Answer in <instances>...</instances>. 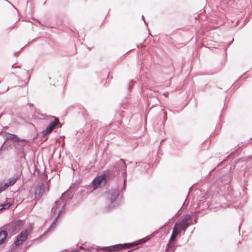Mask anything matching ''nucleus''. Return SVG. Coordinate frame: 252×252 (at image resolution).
<instances>
[{
	"label": "nucleus",
	"instance_id": "obj_20",
	"mask_svg": "<svg viewBox=\"0 0 252 252\" xmlns=\"http://www.w3.org/2000/svg\"><path fill=\"white\" fill-rule=\"evenodd\" d=\"M163 95L165 96V97H167L168 96V93L166 92V93H164L163 94Z\"/></svg>",
	"mask_w": 252,
	"mask_h": 252
},
{
	"label": "nucleus",
	"instance_id": "obj_24",
	"mask_svg": "<svg viewBox=\"0 0 252 252\" xmlns=\"http://www.w3.org/2000/svg\"><path fill=\"white\" fill-rule=\"evenodd\" d=\"M63 196V193L61 195V199H62V197Z\"/></svg>",
	"mask_w": 252,
	"mask_h": 252
},
{
	"label": "nucleus",
	"instance_id": "obj_22",
	"mask_svg": "<svg viewBox=\"0 0 252 252\" xmlns=\"http://www.w3.org/2000/svg\"><path fill=\"white\" fill-rule=\"evenodd\" d=\"M126 179H124V189H125V183H126Z\"/></svg>",
	"mask_w": 252,
	"mask_h": 252
},
{
	"label": "nucleus",
	"instance_id": "obj_15",
	"mask_svg": "<svg viewBox=\"0 0 252 252\" xmlns=\"http://www.w3.org/2000/svg\"><path fill=\"white\" fill-rule=\"evenodd\" d=\"M63 209V206L61 208V210L59 212V215H58V216L56 218V219L54 221H53L52 222V223L51 224V225H50V228H49V230L51 228H52V227L53 226V225L55 224V222H56V221L58 219V218L59 217V216L61 214V213H62V210Z\"/></svg>",
	"mask_w": 252,
	"mask_h": 252
},
{
	"label": "nucleus",
	"instance_id": "obj_25",
	"mask_svg": "<svg viewBox=\"0 0 252 252\" xmlns=\"http://www.w3.org/2000/svg\"><path fill=\"white\" fill-rule=\"evenodd\" d=\"M48 190H49V187H48V188H47V191H48Z\"/></svg>",
	"mask_w": 252,
	"mask_h": 252
},
{
	"label": "nucleus",
	"instance_id": "obj_26",
	"mask_svg": "<svg viewBox=\"0 0 252 252\" xmlns=\"http://www.w3.org/2000/svg\"><path fill=\"white\" fill-rule=\"evenodd\" d=\"M1 117V115H0V117Z\"/></svg>",
	"mask_w": 252,
	"mask_h": 252
},
{
	"label": "nucleus",
	"instance_id": "obj_12",
	"mask_svg": "<svg viewBox=\"0 0 252 252\" xmlns=\"http://www.w3.org/2000/svg\"><path fill=\"white\" fill-rule=\"evenodd\" d=\"M7 234V232L4 230L0 231V244H2L6 240Z\"/></svg>",
	"mask_w": 252,
	"mask_h": 252
},
{
	"label": "nucleus",
	"instance_id": "obj_17",
	"mask_svg": "<svg viewBox=\"0 0 252 252\" xmlns=\"http://www.w3.org/2000/svg\"><path fill=\"white\" fill-rule=\"evenodd\" d=\"M10 206V204L9 203H6L2 205V207L0 208V210L3 209H7Z\"/></svg>",
	"mask_w": 252,
	"mask_h": 252
},
{
	"label": "nucleus",
	"instance_id": "obj_6",
	"mask_svg": "<svg viewBox=\"0 0 252 252\" xmlns=\"http://www.w3.org/2000/svg\"><path fill=\"white\" fill-rule=\"evenodd\" d=\"M107 194L108 198L111 202L112 208L115 206V204L116 203L115 201L119 195V190L117 189L111 190L107 193Z\"/></svg>",
	"mask_w": 252,
	"mask_h": 252
},
{
	"label": "nucleus",
	"instance_id": "obj_10",
	"mask_svg": "<svg viewBox=\"0 0 252 252\" xmlns=\"http://www.w3.org/2000/svg\"><path fill=\"white\" fill-rule=\"evenodd\" d=\"M21 223L22 221L19 220L10 224L7 226L9 231H11L13 233L17 232L20 229Z\"/></svg>",
	"mask_w": 252,
	"mask_h": 252
},
{
	"label": "nucleus",
	"instance_id": "obj_8",
	"mask_svg": "<svg viewBox=\"0 0 252 252\" xmlns=\"http://www.w3.org/2000/svg\"><path fill=\"white\" fill-rule=\"evenodd\" d=\"M131 247V245L130 244H120L116 245L114 247H106L105 248L106 251L108 252H112L119 251L120 250L124 249H128Z\"/></svg>",
	"mask_w": 252,
	"mask_h": 252
},
{
	"label": "nucleus",
	"instance_id": "obj_13",
	"mask_svg": "<svg viewBox=\"0 0 252 252\" xmlns=\"http://www.w3.org/2000/svg\"><path fill=\"white\" fill-rule=\"evenodd\" d=\"M119 170H124L125 172H126V165L125 163L124 159H121L119 161Z\"/></svg>",
	"mask_w": 252,
	"mask_h": 252
},
{
	"label": "nucleus",
	"instance_id": "obj_5",
	"mask_svg": "<svg viewBox=\"0 0 252 252\" xmlns=\"http://www.w3.org/2000/svg\"><path fill=\"white\" fill-rule=\"evenodd\" d=\"M28 235V231L27 229L23 230L18 234L16 239L14 242V244L16 246L22 245L27 239Z\"/></svg>",
	"mask_w": 252,
	"mask_h": 252
},
{
	"label": "nucleus",
	"instance_id": "obj_9",
	"mask_svg": "<svg viewBox=\"0 0 252 252\" xmlns=\"http://www.w3.org/2000/svg\"><path fill=\"white\" fill-rule=\"evenodd\" d=\"M45 186L43 184L39 185L34 190V199L36 200L39 199L45 192Z\"/></svg>",
	"mask_w": 252,
	"mask_h": 252
},
{
	"label": "nucleus",
	"instance_id": "obj_11",
	"mask_svg": "<svg viewBox=\"0 0 252 252\" xmlns=\"http://www.w3.org/2000/svg\"><path fill=\"white\" fill-rule=\"evenodd\" d=\"M18 179V177L17 176H13L9 178L5 183L9 188V187L14 185Z\"/></svg>",
	"mask_w": 252,
	"mask_h": 252
},
{
	"label": "nucleus",
	"instance_id": "obj_4",
	"mask_svg": "<svg viewBox=\"0 0 252 252\" xmlns=\"http://www.w3.org/2000/svg\"><path fill=\"white\" fill-rule=\"evenodd\" d=\"M106 183V175L105 174H102L100 175H97L92 182L94 189L105 186Z\"/></svg>",
	"mask_w": 252,
	"mask_h": 252
},
{
	"label": "nucleus",
	"instance_id": "obj_3",
	"mask_svg": "<svg viewBox=\"0 0 252 252\" xmlns=\"http://www.w3.org/2000/svg\"><path fill=\"white\" fill-rule=\"evenodd\" d=\"M48 120L50 122V125L47 127L46 129L42 132L43 136H46L50 134L59 124V119L55 116H49Z\"/></svg>",
	"mask_w": 252,
	"mask_h": 252
},
{
	"label": "nucleus",
	"instance_id": "obj_1",
	"mask_svg": "<svg viewBox=\"0 0 252 252\" xmlns=\"http://www.w3.org/2000/svg\"><path fill=\"white\" fill-rule=\"evenodd\" d=\"M9 137L7 138L8 139L12 140L14 141H17L18 143L15 144L14 146L16 148V152L18 156L21 158H25V155L23 151V148L26 145V144L20 143L21 142L25 141V140L19 138L17 135L12 134H8Z\"/></svg>",
	"mask_w": 252,
	"mask_h": 252
},
{
	"label": "nucleus",
	"instance_id": "obj_23",
	"mask_svg": "<svg viewBox=\"0 0 252 252\" xmlns=\"http://www.w3.org/2000/svg\"><path fill=\"white\" fill-rule=\"evenodd\" d=\"M66 194H67V192H64V194H63L64 197L65 196H66Z\"/></svg>",
	"mask_w": 252,
	"mask_h": 252
},
{
	"label": "nucleus",
	"instance_id": "obj_18",
	"mask_svg": "<svg viewBox=\"0 0 252 252\" xmlns=\"http://www.w3.org/2000/svg\"><path fill=\"white\" fill-rule=\"evenodd\" d=\"M64 252H78V251H76V250H72L71 251H70L68 250H64Z\"/></svg>",
	"mask_w": 252,
	"mask_h": 252
},
{
	"label": "nucleus",
	"instance_id": "obj_7",
	"mask_svg": "<svg viewBox=\"0 0 252 252\" xmlns=\"http://www.w3.org/2000/svg\"><path fill=\"white\" fill-rule=\"evenodd\" d=\"M177 232V230L175 229L174 227V229L173 230L172 234L171 236L169 242L166 246V252H173L174 251V246H173L172 244H171V242L173 241L176 238V237L178 235L176 234Z\"/></svg>",
	"mask_w": 252,
	"mask_h": 252
},
{
	"label": "nucleus",
	"instance_id": "obj_21",
	"mask_svg": "<svg viewBox=\"0 0 252 252\" xmlns=\"http://www.w3.org/2000/svg\"><path fill=\"white\" fill-rule=\"evenodd\" d=\"M142 19L144 20V21L145 23L146 24V21H145V18H144V16H143V15L142 16Z\"/></svg>",
	"mask_w": 252,
	"mask_h": 252
},
{
	"label": "nucleus",
	"instance_id": "obj_14",
	"mask_svg": "<svg viewBox=\"0 0 252 252\" xmlns=\"http://www.w3.org/2000/svg\"><path fill=\"white\" fill-rule=\"evenodd\" d=\"M62 201L57 200L55 202V205L52 208V212L55 214L57 208L62 204Z\"/></svg>",
	"mask_w": 252,
	"mask_h": 252
},
{
	"label": "nucleus",
	"instance_id": "obj_2",
	"mask_svg": "<svg viewBox=\"0 0 252 252\" xmlns=\"http://www.w3.org/2000/svg\"><path fill=\"white\" fill-rule=\"evenodd\" d=\"M192 221V219L190 215H186L180 222H176L174 227L177 230L176 234H179L182 230H185L189 226Z\"/></svg>",
	"mask_w": 252,
	"mask_h": 252
},
{
	"label": "nucleus",
	"instance_id": "obj_19",
	"mask_svg": "<svg viewBox=\"0 0 252 252\" xmlns=\"http://www.w3.org/2000/svg\"><path fill=\"white\" fill-rule=\"evenodd\" d=\"M164 119H166L167 118V113L166 112H164Z\"/></svg>",
	"mask_w": 252,
	"mask_h": 252
},
{
	"label": "nucleus",
	"instance_id": "obj_16",
	"mask_svg": "<svg viewBox=\"0 0 252 252\" xmlns=\"http://www.w3.org/2000/svg\"><path fill=\"white\" fill-rule=\"evenodd\" d=\"M0 189L2 190V191L5 190L7 189L8 188V186L5 184V183H1L0 184Z\"/></svg>",
	"mask_w": 252,
	"mask_h": 252
}]
</instances>
